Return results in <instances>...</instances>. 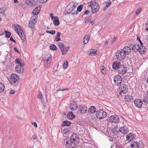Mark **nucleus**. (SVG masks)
I'll return each instance as SVG.
<instances>
[{
	"mask_svg": "<svg viewBox=\"0 0 148 148\" xmlns=\"http://www.w3.org/2000/svg\"><path fill=\"white\" fill-rule=\"evenodd\" d=\"M44 67L47 68L50 65V62L47 61L44 62Z\"/></svg>",
	"mask_w": 148,
	"mask_h": 148,
	"instance_id": "43",
	"label": "nucleus"
},
{
	"mask_svg": "<svg viewBox=\"0 0 148 148\" xmlns=\"http://www.w3.org/2000/svg\"><path fill=\"white\" fill-rule=\"evenodd\" d=\"M32 137L33 140H36L37 139V137L35 135H33L32 136Z\"/></svg>",
	"mask_w": 148,
	"mask_h": 148,
	"instance_id": "56",
	"label": "nucleus"
},
{
	"mask_svg": "<svg viewBox=\"0 0 148 148\" xmlns=\"http://www.w3.org/2000/svg\"><path fill=\"white\" fill-rule=\"evenodd\" d=\"M15 62L16 63L18 64L19 66L23 67L24 65V64L21 63L20 60L18 58H17L15 60Z\"/></svg>",
	"mask_w": 148,
	"mask_h": 148,
	"instance_id": "35",
	"label": "nucleus"
},
{
	"mask_svg": "<svg viewBox=\"0 0 148 148\" xmlns=\"http://www.w3.org/2000/svg\"><path fill=\"white\" fill-rule=\"evenodd\" d=\"M133 97L132 96L129 95H126L125 97V101L128 102L131 101Z\"/></svg>",
	"mask_w": 148,
	"mask_h": 148,
	"instance_id": "22",
	"label": "nucleus"
},
{
	"mask_svg": "<svg viewBox=\"0 0 148 148\" xmlns=\"http://www.w3.org/2000/svg\"><path fill=\"white\" fill-rule=\"evenodd\" d=\"M108 121L110 123H117L119 121V119L118 116L115 114L110 116L108 119Z\"/></svg>",
	"mask_w": 148,
	"mask_h": 148,
	"instance_id": "5",
	"label": "nucleus"
},
{
	"mask_svg": "<svg viewBox=\"0 0 148 148\" xmlns=\"http://www.w3.org/2000/svg\"><path fill=\"white\" fill-rule=\"evenodd\" d=\"M5 33V31L4 32H3L2 31H0V36L2 35H3Z\"/></svg>",
	"mask_w": 148,
	"mask_h": 148,
	"instance_id": "59",
	"label": "nucleus"
},
{
	"mask_svg": "<svg viewBox=\"0 0 148 148\" xmlns=\"http://www.w3.org/2000/svg\"><path fill=\"white\" fill-rule=\"evenodd\" d=\"M96 53V51L95 50L92 49L90 51V54L95 55Z\"/></svg>",
	"mask_w": 148,
	"mask_h": 148,
	"instance_id": "46",
	"label": "nucleus"
},
{
	"mask_svg": "<svg viewBox=\"0 0 148 148\" xmlns=\"http://www.w3.org/2000/svg\"><path fill=\"white\" fill-rule=\"evenodd\" d=\"M42 95L40 92H39L37 96L38 98L39 99H41L42 97Z\"/></svg>",
	"mask_w": 148,
	"mask_h": 148,
	"instance_id": "49",
	"label": "nucleus"
},
{
	"mask_svg": "<svg viewBox=\"0 0 148 148\" xmlns=\"http://www.w3.org/2000/svg\"><path fill=\"white\" fill-rule=\"evenodd\" d=\"M50 49L53 50H55L57 49L56 46L55 45L52 44L50 46Z\"/></svg>",
	"mask_w": 148,
	"mask_h": 148,
	"instance_id": "39",
	"label": "nucleus"
},
{
	"mask_svg": "<svg viewBox=\"0 0 148 148\" xmlns=\"http://www.w3.org/2000/svg\"><path fill=\"white\" fill-rule=\"evenodd\" d=\"M77 135L75 134H73L71 136L70 139V141L71 143H74L76 140V139L77 138Z\"/></svg>",
	"mask_w": 148,
	"mask_h": 148,
	"instance_id": "25",
	"label": "nucleus"
},
{
	"mask_svg": "<svg viewBox=\"0 0 148 148\" xmlns=\"http://www.w3.org/2000/svg\"><path fill=\"white\" fill-rule=\"evenodd\" d=\"M19 79V77L16 74H12L11 75V77L9 80V81L11 84H13L18 80Z\"/></svg>",
	"mask_w": 148,
	"mask_h": 148,
	"instance_id": "9",
	"label": "nucleus"
},
{
	"mask_svg": "<svg viewBox=\"0 0 148 148\" xmlns=\"http://www.w3.org/2000/svg\"><path fill=\"white\" fill-rule=\"evenodd\" d=\"M46 32L47 33H49L52 35L56 33V31L54 30H52L50 31L47 30Z\"/></svg>",
	"mask_w": 148,
	"mask_h": 148,
	"instance_id": "45",
	"label": "nucleus"
},
{
	"mask_svg": "<svg viewBox=\"0 0 148 148\" xmlns=\"http://www.w3.org/2000/svg\"><path fill=\"white\" fill-rule=\"evenodd\" d=\"M5 37L7 38H9L11 35V33L6 30L5 31Z\"/></svg>",
	"mask_w": 148,
	"mask_h": 148,
	"instance_id": "40",
	"label": "nucleus"
},
{
	"mask_svg": "<svg viewBox=\"0 0 148 148\" xmlns=\"http://www.w3.org/2000/svg\"><path fill=\"white\" fill-rule=\"evenodd\" d=\"M140 48H139V51L140 54H143L146 52V49L145 46L143 45L139 46Z\"/></svg>",
	"mask_w": 148,
	"mask_h": 148,
	"instance_id": "23",
	"label": "nucleus"
},
{
	"mask_svg": "<svg viewBox=\"0 0 148 148\" xmlns=\"http://www.w3.org/2000/svg\"><path fill=\"white\" fill-rule=\"evenodd\" d=\"M67 117L68 119H72L74 118L75 116L73 114L72 112H70L67 114Z\"/></svg>",
	"mask_w": 148,
	"mask_h": 148,
	"instance_id": "29",
	"label": "nucleus"
},
{
	"mask_svg": "<svg viewBox=\"0 0 148 148\" xmlns=\"http://www.w3.org/2000/svg\"><path fill=\"white\" fill-rule=\"evenodd\" d=\"M15 70L17 72L19 73H22L23 71V67L19 66H16Z\"/></svg>",
	"mask_w": 148,
	"mask_h": 148,
	"instance_id": "20",
	"label": "nucleus"
},
{
	"mask_svg": "<svg viewBox=\"0 0 148 148\" xmlns=\"http://www.w3.org/2000/svg\"><path fill=\"white\" fill-rule=\"evenodd\" d=\"M10 40L12 41V42H14V43H16V41L13 39V38L12 37H11L10 38Z\"/></svg>",
	"mask_w": 148,
	"mask_h": 148,
	"instance_id": "55",
	"label": "nucleus"
},
{
	"mask_svg": "<svg viewBox=\"0 0 148 148\" xmlns=\"http://www.w3.org/2000/svg\"><path fill=\"white\" fill-rule=\"evenodd\" d=\"M99 6L98 5L92 7L91 9L92 13H97L99 11Z\"/></svg>",
	"mask_w": 148,
	"mask_h": 148,
	"instance_id": "21",
	"label": "nucleus"
},
{
	"mask_svg": "<svg viewBox=\"0 0 148 148\" xmlns=\"http://www.w3.org/2000/svg\"><path fill=\"white\" fill-rule=\"evenodd\" d=\"M62 124L64 126H69L71 125V123L70 122L66 120L62 122Z\"/></svg>",
	"mask_w": 148,
	"mask_h": 148,
	"instance_id": "34",
	"label": "nucleus"
},
{
	"mask_svg": "<svg viewBox=\"0 0 148 148\" xmlns=\"http://www.w3.org/2000/svg\"><path fill=\"white\" fill-rule=\"evenodd\" d=\"M92 17L91 16H89L86 18L85 19V22L86 23H88L91 19Z\"/></svg>",
	"mask_w": 148,
	"mask_h": 148,
	"instance_id": "42",
	"label": "nucleus"
},
{
	"mask_svg": "<svg viewBox=\"0 0 148 148\" xmlns=\"http://www.w3.org/2000/svg\"><path fill=\"white\" fill-rule=\"evenodd\" d=\"M116 37H114V40H111V43H113L114 42H115V40H116Z\"/></svg>",
	"mask_w": 148,
	"mask_h": 148,
	"instance_id": "62",
	"label": "nucleus"
},
{
	"mask_svg": "<svg viewBox=\"0 0 148 148\" xmlns=\"http://www.w3.org/2000/svg\"><path fill=\"white\" fill-rule=\"evenodd\" d=\"M143 101L146 103L148 102V97H144L143 99Z\"/></svg>",
	"mask_w": 148,
	"mask_h": 148,
	"instance_id": "47",
	"label": "nucleus"
},
{
	"mask_svg": "<svg viewBox=\"0 0 148 148\" xmlns=\"http://www.w3.org/2000/svg\"><path fill=\"white\" fill-rule=\"evenodd\" d=\"M5 11H3L2 9L0 8V13L2 14L3 12L4 13Z\"/></svg>",
	"mask_w": 148,
	"mask_h": 148,
	"instance_id": "61",
	"label": "nucleus"
},
{
	"mask_svg": "<svg viewBox=\"0 0 148 148\" xmlns=\"http://www.w3.org/2000/svg\"><path fill=\"white\" fill-rule=\"evenodd\" d=\"M21 32L20 33H19L18 31H17V33L20 36L22 40L25 41L26 39V36L23 32L21 31Z\"/></svg>",
	"mask_w": 148,
	"mask_h": 148,
	"instance_id": "17",
	"label": "nucleus"
},
{
	"mask_svg": "<svg viewBox=\"0 0 148 148\" xmlns=\"http://www.w3.org/2000/svg\"><path fill=\"white\" fill-rule=\"evenodd\" d=\"M87 107L84 106H81L79 107V110L82 114L85 113L87 111Z\"/></svg>",
	"mask_w": 148,
	"mask_h": 148,
	"instance_id": "18",
	"label": "nucleus"
},
{
	"mask_svg": "<svg viewBox=\"0 0 148 148\" xmlns=\"http://www.w3.org/2000/svg\"><path fill=\"white\" fill-rule=\"evenodd\" d=\"M53 13H51L50 14V16L51 17L52 19L53 20L54 18V17L53 16Z\"/></svg>",
	"mask_w": 148,
	"mask_h": 148,
	"instance_id": "58",
	"label": "nucleus"
},
{
	"mask_svg": "<svg viewBox=\"0 0 148 148\" xmlns=\"http://www.w3.org/2000/svg\"><path fill=\"white\" fill-rule=\"evenodd\" d=\"M96 111V109L95 108L92 106L90 107L88 111V112L89 114H93L95 113Z\"/></svg>",
	"mask_w": 148,
	"mask_h": 148,
	"instance_id": "24",
	"label": "nucleus"
},
{
	"mask_svg": "<svg viewBox=\"0 0 148 148\" xmlns=\"http://www.w3.org/2000/svg\"><path fill=\"white\" fill-rule=\"evenodd\" d=\"M100 69H101V72L102 73L104 74L106 73V72L105 70L106 69L103 66H101V67Z\"/></svg>",
	"mask_w": 148,
	"mask_h": 148,
	"instance_id": "41",
	"label": "nucleus"
},
{
	"mask_svg": "<svg viewBox=\"0 0 148 148\" xmlns=\"http://www.w3.org/2000/svg\"><path fill=\"white\" fill-rule=\"evenodd\" d=\"M96 114L97 117L99 119L103 118L106 116V112L101 109L97 111L96 113Z\"/></svg>",
	"mask_w": 148,
	"mask_h": 148,
	"instance_id": "7",
	"label": "nucleus"
},
{
	"mask_svg": "<svg viewBox=\"0 0 148 148\" xmlns=\"http://www.w3.org/2000/svg\"><path fill=\"white\" fill-rule=\"evenodd\" d=\"M134 138V136L131 133L127 135L126 139L127 141H130L133 140Z\"/></svg>",
	"mask_w": 148,
	"mask_h": 148,
	"instance_id": "26",
	"label": "nucleus"
},
{
	"mask_svg": "<svg viewBox=\"0 0 148 148\" xmlns=\"http://www.w3.org/2000/svg\"><path fill=\"white\" fill-rule=\"evenodd\" d=\"M134 103L135 106L138 108H140L143 104L142 100L140 99H136L134 101Z\"/></svg>",
	"mask_w": 148,
	"mask_h": 148,
	"instance_id": "12",
	"label": "nucleus"
},
{
	"mask_svg": "<svg viewBox=\"0 0 148 148\" xmlns=\"http://www.w3.org/2000/svg\"><path fill=\"white\" fill-rule=\"evenodd\" d=\"M14 2L15 3H18V1L17 0H14Z\"/></svg>",
	"mask_w": 148,
	"mask_h": 148,
	"instance_id": "64",
	"label": "nucleus"
},
{
	"mask_svg": "<svg viewBox=\"0 0 148 148\" xmlns=\"http://www.w3.org/2000/svg\"><path fill=\"white\" fill-rule=\"evenodd\" d=\"M77 5L73 2H71L67 6L66 11L69 14L76 10Z\"/></svg>",
	"mask_w": 148,
	"mask_h": 148,
	"instance_id": "1",
	"label": "nucleus"
},
{
	"mask_svg": "<svg viewBox=\"0 0 148 148\" xmlns=\"http://www.w3.org/2000/svg\"><path fill=\"white\" fill-rule=\"evenodd\" d=\"M15 93V92L13 90H11L10 92V94H13Z\"/></svg>",
	"mask_w": 148,
	"mask_h": 148,
	"instance_id": "60",
	"label": "nucleus"
},
{
	"mask_svg": "<svg viewBox=\"0 0 148 148\" xmlns=\"http://www.w3.org/2000/svg\"><path fill=\"white\" fill-rule=\"evenodd\" d=\"M89 13V11L88 10H86L84 13L83 14L84 15H86L88 14Z\"/></svg>",
	"mask_w": 148,
	"mask_h": 148,
	"instance_id": "54",
	"label": "nucleus"
},
{
	"mask_svg": "<svg viewBox=\"0 0 148 148\" xmlns=\"http://www.w3.org/2000/svg\"><path fill=\"white\" fill-rule=\"evenodd\" d=\"M83 7V5H81L79 6L77 8V11L78 12H80L82 9V8Z\"/></svg>",
	"mask_w": 148,
	"mask_h": 148,
	"instance_id": "44",
	"label": "nucleus"
},
{
	"mask_svg": "<svg viewBox=\"0 0 148 148\" xmlns=\"http://www.w3.org/2000/svg\"><path fill=\"white\" fill-rule=\"evenodd\" d=\"M121 50L125 55H129L131 52V49L130 47H124Z\"/></svg>",
	"mask_w": 148,
	"mask_h": 148,
	"instance_id": "15",
	"label": "nucleus"
},
{
	"mask_svg": "<svg viewBox=\"0 0 148 148\" xmlns=\"http://www.w3.org/2000/svg\"><path fill=\"white\" fill-rule=\"evenodd\" d=\"M139 45L138 44H135L132 47V49L134 51H139Z\"/></svg>",
	"mask_w": 148,
	"mask_h": 148,
	"instance_id": "31",
	"label": "nucleus"
},
{
	"mask_svg": "<svg viewBox=\"0 0 148 148\" xmlns=\"http://www.w3.org/2000/svg\"><path fill=\"white\" fill-rule=\"evenodd\" d=\"M126 55L121 50L117 51L116 53V57L118 60H122L124 59Z\"/></svg>",
	"mask_w": 148,
	"mask_h": 148,
	"instance_id": "8",
	"label": "nucleus"
},
{
	"mask_svg": "<svg viewBox=\"0 0 148 148\" xmlns=\"http://www.w3.org/2000/svg\"><path fill=\"white\" fill-rule=\"evenodd\" d=\"M78 12L77 11V10H75V11H74L72 13V15L75 14H78Z\"/></svg>",
	"mask_w": 148,
	"mask_h": 148,
	"instance_id": "51",
	"label": "nucleus"
},
{
	"mask_svg": "<svg viewBox=\"0 0 148 148\" xmlns=\"http://www.w3.org/2000/svg\"><path fill=\"white\" fill-rule=\"evenodd\" d=\"M37 16L34 15L32 16L29 22V26L32 28L35 27V25L36 23Z\"/></svg>",
	"mask_w": 148,
	"mask_h": 148,
	"instance_id": "4",
	"label": "nucleus"
},
{
	"mask_svg": "<svg viewBox=\"0 0 148 148\" xmlns=\"http://www.w3.org/2000/svg\"><path fill=\"white\" fill-rule=\"evenodd\" d=\"M38 2V0H26L25 1L26 4L30 6L35 5H36Z\"/></svg>",
	"mask_w": 148,
	"mask_h": 148,
	"instance_id": "13",
	"label": "nucleus"
},
{
	"mask_svg": "<svg viewBox=\"0 0 148 148\" xmlns=\"http://www.w3.org/2000/svg\"><path fill=\"white\" fill-rule=\"evenodd\" d=\"M40 7H36L33 11L32 13L34 15L38 14L40 12Z\"/></svg>",
	"mask_w": 148,
	"mask_h": 148,
	"instance_id": "28",
	"label": "nucleus"
},
{
	"mask_svg": "<svg viewBox=\"0 0 148 148\" xmlns=\"http://www.w3.org/2000/svg\"><path fill=\"white\" fill-rule=\"evenodd\" d=\"M121 64L120 62L118 61L114 62L112 64V68L115 70H117L118 71L119 69L121 66Z\"/></svg>",
	"mask_w": 148,
	"mask_h": 148,
	"instance_id": "14",
	"label": "nucleus"
},
{
	"mask_svg": "<svg viewBox=\"0 0 148 148\" xmlns=\"http://www.w3.org/2000/svg\"><path fill=\"white\" fill-rule=\"evenodd\" d=\"M111 2H109L108 3H107L105 6V7L106 8H108L110 6V5L111 4Z\"/></svg>",
	"mask_w": 148,
	"mask_h": 148,
	"instance_id": "52",
	"label": "nucleus"
},
{
	"mask_svg": "<svg viewBox=\"0 0 148 148\" xmlns=\"http://www.w3.org/2000/svg\"><path fill=\"white\" fill-rule=\"evenodd\" d=\"M141 10V8H139L136 12V13L137 14H138L140 12Z\"/></svg>",
	"mask_w": 148,
	"mask_h": 148,
	"instance_id": "50",
	"label": "nucleus"
},
{
	"mask_svg": "<svg viewBox=\"0 0 148 148\" xmlns=\"http://www.w3.org/2000/svg\"><path fill=\"white\" fill-rule=\"evenodd\" d=\"M32 124L35 127H37V125L36 124V123L35 122H34L32 123Z\"/></svg>",
	"mask_w": 148,
	"mask_h": 148,
	"instance_id": "57",
	"label": "nucleus"
},
{
	"mask_svg": "<svg viewBox=\"0 0 148 148\" xmlns=\"http://www.w3.org/2000/svg\"><path fill=\"white\" fill-rule=\"evenodd\" d=\"M16 29H15V30L17 32V31H18V32L20 33L21 31H23L22 30L21 28V26H19L18 25H17L16 28Z\"/></svg>",
	"mask_w": 148,
	"mask_h": 148,
	"instance_id": "36",
	"label": "nucleus"
},
{
	"mask_svg": "<svg viewBox=\"0 0 148 148\" xmlns=\"http://www.w3.org/2000/svg\"><path fill=\"white\" fill-rule=\"evenodd\" d=\"M58 17L57 16H54V18L53 20V23L55 25H58L60 24L59 20L58 19Z\"/></svg>",
	"mask_w": 148,
	"mask_h": 148,
	"instance_id": "30",
	"label": "nucleus"
},
{
	"mask_svg": "<svg viewBox=\"0 0 148 148\" xmlns=\"http://www.w3.org/2000/svg\"><path fill=\"white\" fill-rule=\"evenodd\" d=\"M90 36L89 34L85 36L84 38L83 42L85 44H87L88 42L90 39Z\"/></svg>",
	"mask_w": 148,
	"mask_h": 148,
	"instance_id": "27",
	"label": "nucleus"
},
{
	"mask_svg": "<svg viewBox=\"0 0 148 148\" xmlns=\"http://www.w3.org/2000/svg\"><path fill=\"white\" fill-rule=\"evenodd\" d=\"M146 30L148 31V22L147 24L145 25Z\"/></svg>",
	"mask_w": 148,
	"mask_h": 148,
	"instance_id": "63",
	"label": "nucleus"
},
{
	"mask_svg": "<svg viewBox=\"0 0 148 148\" xmlns=\"http://www.w3.org/2000/svg\"><path fill=\"white\" fill-rule=\"evenodd\" d=\"M40 2L41 3H44L46 2L47 0H39Z\"/></svg>",
	"mask_w": 148,
	"mask_h": 148,
	"instance_id": "53",
	"label": "nucleus"
},
{
	"mask_svg": "<svg viewBox=\"0 0 148 148\" xmlns=\"http://www.w3.org/2000/svg\"><path fill=\"white\" fill-rule=\"evenodd\" d=\"M68 62L67 60H65L63 65V68L64 69H66L68 67Z\"/></svg>",
	"mask_w": 148,
	"mask_h": 148,
	"instance_id": "37",
	"label": "nucleus"
},
{
	"mask_svg": "<svg viewBox=\"0 0 148 148\" xmlns=\"http://www.w3.org/2000/svg\"><path fill=\"white\" fill-rule=\"evenodd\" d=\"M144 144L141 140L134 141L131 145V148H143Z\"/></svg>",
	"mask_w": 148,
	"mask_h": 148,
	"instance_id": "2",
	"label": "nucleus"
},
{
	"mask_svg": "<svg viewBox=\"0 0 148 148\" xmlns=\"http://www.w3.org/2000/svg\"><path fill=\"white\" fill-rule=\"evenodd\" d=\"M61 34L60 32H57V35L55 37V40L56 42L59 41L61 40L60 38V35Z\"/></svg>",
	"mask_w": 148,
	"mask_h": 148,
	"instance_id": "33",
	"label": "nucleus"
},
{
	"mask_svg": "<svg viewBox=\"0 0 148 148\" xmlns=\"http://www.w3.org/2000/svg\"><path fill=\"white\" fill-rule=\"evenodd\" d=\"M49 59H50V57L43 58V60H44V62H47V61L50 62V61L49 60Z\"/></svg>",
	"mask_w": 148,
	"mask_h": 148,
	"instance_id": "48",
	"label": "nucleus"
},
{
	"mask_svg": "<svg viewBox=\"0 0 148 148\" xmlns=\"http://www.w3.org/2000/svg\"><path fill=\"white\" fill-rule=\"evenodd\" d=\"M128 88L127 86L124 84H122L120 86L119 89L120 91L119 94L121 93L125 94L128 91Z\"/></svg>",
	"mask_w": 148,
	"mask_h": 148,
	"instance_id": "10",
	"label": "nucleus"
},
{
	"mask_svg": "<svg viewBox=\"0 0 148 148\" xmlns=\"http://www.w3.org/2000/svg\"><path fill=\"white\" fill-rule=\"evenodd\" d=\"M113 79L115 85L118 86L121 83L122 79L120 75H115L113 77Z\"/></svg>",
	"mask_w": 148,
	"mask_h": 148,
	"instance_id": "6",
	"label": "nucleus"
},
{
	"mask_svg": "<svg viewBox=\"0 0 148 148\" xmlns=\"http://www.w3.org/2000/svg\"><path fill=\"white\" fill-rule=\"evenodd\" d=\"M98 3H97L95 1H90L88 3V5L90 6L91 7V8H92V7L96 6V5H98Z\"/></svg>",
	"mask_w": 148,
	"mask_h": 148,
	"instance_id": "32",
	"label": "nucleus"
},
{
	"mask_svg": "<svg viewBox=\"0 0 148 148\" xmlns=\"http://www.w3.org/2000/svg\"><path fill=\"white\" fill-rule=\"evenodd\" d=\"M5 87L3 84L0 83V92H2L4 90Z\"/></svg>",
	"mask_w": 148,
	"mask_h": 148,
	"instance_id": "38",
	"label": "nucleus"
},
{
	"mask_svg": "<svg viewBox=\"0 0 148 148\" xmlns=\"http://www.w3.org/2000/svg\"><path fill=\"white\" fill-rule=\"evenodd\" d=\"M78 107L77 104L73 101L71 103V105H70L71 109L73 111L76 110L78 108Z\"/></svg>",
	"mask_w": 148,
	"mask_h": 148,
	"instance_id": "19",
	"label": "nucleus"
},
{
	"mask_svg": "<svg viewBox=\"0 0 148 148\" xmlns=\"http://www.w3.org/2000/svg\"><path fill=\"white\" fill-rule=\"evenodd\" d=\"M58 45L63 55H64L66 53L70 48L69 46L65 47L64 44L62 42L58 43Z\"/></svg>",
	"mask_w": 148,
	"mask_h": 148,
	"instance_id": "3",
	"label": "nucleus"
},
{
	"mask_svg": "<svg viewBox=\"0 0 148 148\" xmlns=\"http://www.w3.org/2000/svg\"><path fill=\"white\" fill-rule=\"evenodd\" d=\"M127 70V67L124 65L121 64V66L119 69L118 71L119 73L123 74L126 72Z\"/></svg>",
	"mask_w": 148,
	"mask_h": 148,
	"instance_id": "11",
	"label": "nucleus"
},
{
	"mask_svg": "<svg viewBox=\"0 0 148 148\" xmlns=\"http://www.w3.org/2000/svg\"><path fill=\"white\" fill-rule=\"evenodd\" d=\"M127 128L125 125L122 126L119 129V131L122 134H124L127 133Z\"/></svg>",
	"mask_w": 148,
	"mask_h": 148,
	"instance_id": "16",
	"label": "nucleus"
}]
</instances>
